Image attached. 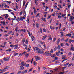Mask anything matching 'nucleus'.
<instances>
[{
    "instance_id": "5",
    "label": "nucleus",
    "mask_w": 74,
    "mask_h": 74,
    "mask_svg": "<svg viewBox=\"0 0 74 74\" xmlns=\"http://www.w3.org/2000/svg\"><path fill=\"white\" fill-rule=\"evenodd\" d=\"M36 60V61H37L38 60H40L41 59V58L40 57H39V56H36V58H35Z\"/></svg>"
},
{
    "instance_id": "31",
    "label": "nucleus",
    "mask_w": 74,
    "mask_h": 74,
    "mask_svg": "<svg viewBox=\"0 0 74 74\" xmlns=\"http://www.w3.org/2000/svg\"><path fill=\"white\" fill-rule=\"evenodd\" d=\"M27 5H28V4H26L25 7V8H24V10H26V7H27Z\"/></svg>"
},
{
    "instance_id": "43",
    "label": "nucleus",
    "mask_w": 74,
    "mask_h": 74,
    "mask_svg": "<svg viewBox=\"0 0 74 74\" xmlns=\"http://www.w3.org/2000/svg\"><path fill=\"white\" fill-rule=\"evenodd\" d=\"M68 40H69V38L66 39L64 40V41H65V42H67Z\"/></svg>"
},
{
    "instance_id": "42",
    "label": "nucleus",
    "mask_w": 74,
    "mask_h": 74,
    "mask_svg": "<svg viewBox=\"0 0 74 74\" xmlns=\"http://www.w3.org/2000/svg\"><path fill=\"white\" fill-rule=\"evenodd\" d=\"M25 64V63H24V62L23 61L20 64L21 65H22V64Z\"/></svg>"
},
{
    "instance_id": "40",
    "label": "nucleus",
    "mask_w": 74,
    "mask_h": 74,
    "mask_svg": "<svg viewBox=\"0 0 74 74\" xmlns=\"http://www.w3.org/2000/svg\"><path fill=\"white\" fill-rule=\"evenodd\" d=\"M39 42L40 44H43V45H44V42H43L42 41H40Z\"/></svg>"
},
{
    "instance_id": "32",
    "label": "nucleus",
    "mask_w": 74,
    "mask_h": 74,
    "mask_svg": "<svg viewBox=\"0 0 74 74\" xmlns=\"http://www.w3.org/2000/svg\"><path fill=\"white\" fill-rule=\"evenodd\" d=\"M69 63H68L64 64V66H67V65H69Z\"/></svg>"
},
{
    "instance_id": "17",
    "label": "nucleus",
    "mask_w": 74,
    "mask_h": 74,
    "mask_svg": "<svg viewBox=\"0 0 74 74\" xmlns=\"http://www.w3.org/2000/svg\"><path fill=\"white\" fill-rule=\"evenodd\" d=\"M27 32L29 36L30 37H31L32 35H31V34H30V32L29 30H27Z\"/></svg>"
},
{
    "instance_id": "47",
    "label": "nucleus",
    "mask_w": 74,
    "mask_h": 74,
    "mask_svg": "<svg viewBox=\"0 0 74 74\" xmlns=\"http://www.w3.org/2000/svg\"><path fill=\"white\" fill-rule=\"evenodd\" d=\"M43 21H44V22H46V18H44L42 19Z\"/></svg>"
},
{
    "instance_id": "63",
    "label": "nucleus",
    "mask_w": 74,
    "mask_h": 74,
    "mask_svg": "<svg viewBox=\"0 0 74 74\" xmlns=\"http://www.w3.org/2000/svg\"><path fill=\"white\" fill-rule=\"evenodd\" d=\"M20 18L19 17H18L16 19V20L17 21H18V20H19V19H20Z\"/></svg>"
},
{
    "instance_id": "33",
    "label": "nucleus",
    "mask_w": 74,
    "mask_h": 74,
    "mask_svg": "<svg viewBox=\"0 0 74 74\" xmlns=\"http://www.w3.org/2000/svg\"><path fill=\"white\" fill-rule=\"evenodd\" d=\"M51 15H50V16H48V18H47V19H49L51 18Z\"/></svg>"
},
{
    "instance_id": "45",
    "label": "nucleus",
    "mask_w": 74,
    "mask_h": 74,
    "mask_svg": "<svg viewBox=\"0 0 74 74\" xmlns=\"http://www.w3.org/2000/svg\"><path fill=\"white\" fill-rule=\"evenodd\" d=\"M65 58H66V57L64 56L62 57V59H65Z\"/></svg>"
},
{
    "instance_id": "24",
    "label": "nucleus",
    "mask_w": 74,
    "mask_h": 74,
    "mask_svg": "<svg viewBox=\"0 0 74 74\" xmlns=\"http://www.w3.org/2000/svg\"><path fill=\"white\" fill-rule=\"evenodd\" d=\"M23 71H24V74H25V73H27V72L28 71V70H26Z\"/></svg>"
},
{
    "instance_id": "19",
    "label": "nucleus",
    "mask_w": 74,
    "mask_h": 74,
    "mask_svg": "<svg viewBox=\"0 0 74 74\" xmlns=\"http://www.w3.org/2000/svg\"><path fill=\"white\" fill-rule=\"evenodd\" d=\"M58 16H58V18L59 19H61V18H62V16H60V15L58 14Z\"/></svg>"
},
{
    "instance_id": "23",
    "label": "nucleus",
    "mask_w": 74,
    "mask_h": 74,
    "mask_svg": "<svg viewBox=\"0 0 74 74\" xmlns=\"http://www.w3.org/2000/svg\"><path fill=\"white\" fill-rule=\"evenodd\" d=\"M26 54L25 55V57H26V58H28L29 54H27V53H26Z\"/></svg>"
},
{
    "instance_id": "11",
    "label": "nucleus",
    "mask_w": 74,
    "mask_h": 74,
    "mask_svg": "<svg viewBox=\"0 0 74 74\" xmlns=\"http://www.w3.org/2000/svg\"><path fill=\"white\" fill-rule=\"evenodd\" d=\"M57 48L58 49H60L61 48V47H60V45H58V46H57Z\"/></svg>"
},
{
    "instance_id": "25",
    "label": "nucleus",
    "mask_w": 74,
    "mask_h": 74,
    "mask_svg": "<svg viewBox=\"0 0 74 74\" xmlns=\"http://www.w3.org/2000/svg\"><path fill=\"white\" fill-rule=\"evenodd\" d=\"M5 5H6V3H3L1 5V7H4Z\"/></svg>"
},
{
    "instance_id": "61",
    "label": "nucleus",
    "mask_w": 74,
    "mask_h": 74,
    "mask_svg": "<svg viewBox=\"0 0 74 74\" xmlns=\"http://www.w3.org/2000/svg\"><path fill=\"white\" fill-rule=\"evenodd\" d=\"M43 70H46V69H47V68L45 67H43Z\"/></svg>"
},
{
    "instance_id": "41",
    "label": "nucleus",
    "mask_w": 74,
    "mask_h": 74,
    "mask_svg": "<svg viewBox=\"0 0 74 74\" xmlns=\"http://www.w3.org/2000/svg\"><path fill=\"white\" fill-rule=\"evenodd\" d=\"M8 17V14H6V16H5V18H6V19H7V17Z\"/></svg>"
},
{
    "instance_id": "54",
    "label": "nucleus",
    "mask_w": 74,
    "mask_h": 74,
    "mask_svg": "<svg viewBox=\"0 0 74 74\" xmlns=\"http://www.w3.org/2000/svg\"><path fill=\"white\" fill-rule=\"evenodd\" d=\"M28 51H27V52H29V51H30V49L29 48H28Z\"/></svg>"
},
{
    "instance_id": "3",
    "label": "nucleus",
    "mask_w": 74,
    "mask_h": 74,
    "mask_svg": "<svg viewBox=\"0 0 74 74\" xmlns=\"http://www.w3.org/2000/svg\"><path fill=\"white\" fill-rule=\"evenodd\" d=\"M3 60H4V61H8V60H9V58L8 57H4L3 59Z\"/></svg>"
},
{
    "instance_id": "50",
    "label": "nucleus",
    "mask_w": 74,
    "mask_h": 74,
    "mask_svg": "<svg viewBox=\"0 0 74 74\" xmlns=\"http://www.w3.org/2000/svg\"><path fill=\"white\" fill-rule=\"evenodd\" d=\"M34 14H36L37 13V12H36V10H34Z\"/></svg>"
},
{
    "instance_id": "49",
    "label": "nucleus",
    "mask_w": 74,
    "mask_h": 74,
    "mask_svg": "<svg viewBox=\"0 0 74 74\" xmlns=\"http://www.w3.org/2000/svg\"><path fill=\"white\" fill-rule=\"evenodd\" d=\"M54 59H55V60H58V57H56L55 58H54Z\"/></svg>"
},
{
    "instance_id": "48",
    "label": "nucleus",
    "mask_w": 74,
    "mask_h": 74,
    "mask_svg": "<svg viewBox=\"0 0 74 74\" xmlns=\"http://www.w3.org/2000/svg\"><path fill=\"white\" fill-rule=\"evenodd\" d=\"M73 64V63H71L70 64H69L68 65V67H70Z\"/></svg>"
},
{
    "instance_id": "51",
    "label": "nucleus",
    "mask_w": 74,
    "mask_h": 74,
    "mask_svg": "<svg viewBox=\"0 0 74 74\" xmlns=\"http://www.w3.org/2000/svg\"><path fill=\"white\" fill-rule=\"evenodd\" d=\"M58 6L60 7H59L60 8H62V6H61V5H59Z\"/></svg>"
},
{
    "instance_id": "44",
    "label": "nucleus",
    "mask_w": 74,
    "mask_h": 74,
    "mask_svg": "<svg viewBox=\"0 0 74 74\" xmlns=\"http://www.w3.org/2000/svg\"><path fill=\"white\" fill-rule=\"evenodd\" d=\"M64 73V71L62 72H61L60 73H59V74H63Z\"/></svg>"
},
{
    "instance_id": "8",
    "label": "nucleus",
    "mask_w": 74,
    "mask_h": 74,
    "mask_svg": "<svg viewBox=\"0 0 74 74\" xmlns=\"http://www.w3.org/2000/svg\"><path fill=\"white\" fill-rule=\"evenodd\" d=\"M48 37H49L48 40L52 41V38H51V35H49L48 36Z\"/></svg>"
},
{
    "instance_id": "62",
    "label": "nucleus",
    "mask_w": 74,
    "mask_h": 74,
    "mask_svg": "<svg viewBox=\"0 0 74 74\" xmlns=\"http://www.w3.org/2000/svg\"><path fill=\"white\" fill-rule=\"evenodd\" d=\"M22 11H21L20 12V15H22Z\"/></svg>"
},
{
    "instance_id": "29",
    "label": "nucleus",
    "mask_w": 74,
    "mask_h": 74,
    "mask_svg": "<svg viewBox=\"0 0 74 74\" xmlns=\"http://www.w3.org/2000/svg\"><path fill=\"white\" fill-rule=\"evenodd\" d=\"M51 58H55V57H56V55L53 54L52 56H51Z\"/></svg>"
},
{
    "instance_id": "30",
    "label": "nucleus",
    "mask_w": 74,
    "mask_h": 74,
    "mask_svg": "<svg viewBox=\"0 0 74 74\" xmlns=\"http://www.w3.org/2000/svg\"><path fill=\"white\" fill-rule=\"evenodd\" d=\"M25 67H29V64H25Z\"/></svg>"
},
{
    "instance_id": "52",
    "label": "nucleus",
    "mask_w": 74,
    "mask_h": 74,
    "mask_svg": "<svg viewBox=\"0 0 74 74\" xmlns=\"http://www.w3.org/2000/svg\"><path fill=\"white\" fill-rule=\"evenodd\" d=\"M57 49V47H55L54 49V51H56Z\"/></svg>"
},
{
    "instance_id": "60",
    "label": "nucleus",
    "mask_w": 74,
    "mask_h": 74,
    "mask_svg": "<svg viewBox=\"0 0 74 74\" xmlns=\"http://www.w3.org/2000/svg\"><path fill=\"white\" fill-rule=\"evenodd\" d=\"M61 51H62V52H63L64 51V50H63V48H61Z\"/></svg>"
},
{
    "instance_id": "26",
    "label": "nucleus",
    "mask_w": 74,
    "mask_h": 74,
    "mask_svg": "<svg viewBox=\"0 0 74 74\" xmlns=\"http://www.w3.org/2000/svg\"><path fill=\"white\" fill-rule=\"evenodd\" d=\"M33 68H32L31 69H30L29 70V71H28V73H30V71H32V70H33Z\"/></svg>"
},
{
    "instance_id": "34",
    "label": "nucleus",
    "mask_w": 74,
    "mask_h": 74,
    "mask_svg": "<svg viewBox=\"0 0 74 74\" xmlns=\"http://www.w3.org/2000/svg\"><path fill=\"white\" fill-rule=\"evenodd\" d=\"M39 30L40 33H42V29H41V28H40Z\"/></svg>"
},
{
    "instance_id": "55",
    "label": "nucleus",
    "mask_w": 74,
    "mask_h": 74,
    "mask_svg": "<svg viewBox=\"0 0 74 74\" xmlns=\"http://www.w3.org/2000/svg\"><path fill=\"white\" fill-rule=\"evenodd\" d=\"M26 44H29V42H28V41L27 40H26Z\"/></svg>"
},
{
    "instance_id": "10",
    "label": "nucleus",
    "mask_w": 74,
    "mask_h": 74,
    "mask_svg": "<svg viewBox=\"0 0 74 74\" xmlns=\"http://www.w3.org/2000/svg\"><path fill=\"white\" fill-rule=\"evenodd\" d=\"M47 35H45L43 37V38H42V40H44L47 38Z\"/></svg>"
},
{
    "instance_id": "2",
    "label": "nucleus",
    "mask_w": 74,
    "mask_h": 74,
    "mask_svg": "<svg viewBox=\"0 0 74 74\" xmlns=\"http://www.w3.org/2000/svg\"><path fill=\"white\" fill-rule=\"evenodd\" d=\"M26 64V63H24L22 64L20 66V68L19 69V70H23L25 69V68L23 67V66H25V65Z\"/></svg>"
},
{
    "instance_id": "15",
    "label": "nucleus",
    "mask_w": 74,
    "mask_h": 74,
    "mask_svg": "<svg viewBox=\"0 0 74 74\" xmlns=\"http://www.w3.org/2000/svg\"><path fill=\"white\" fill-rule=\"evenodd\" d=\"M39 24H38V23H36V26L37 27L38 29V28L39 27Z\"/></svg>"
},
{
    "instance_id": "38",
    "label": "nucleus",
    "mask_w": 74,
    "mask_h": 74,
    "mask_svg": "<svg viewBox=\"0 0 74 74\" xmlns=\"http://www.w3.org/2000/svg\"><path fill=\"white\" fill-rule=\"evenodd\" d=\"M28 23H29V17H28L27 19Z\"/></svg>"
},
{
    "instance_id": "1",
    "label": "nucleus",
    "mask_w": 74,
    "mask_h": 74,
    "mask_svg": "<svg viewBox=\"0 0 74 74\" xmlns=\"http://www.w3.org/2000/svg\"><path fill=\"white\" fill-rule=\"evenodd\" d=\"M35 49H36L37 52H38V53H40V54H42V53L43 52V51H42V50H40V49H39V48L36 47H35Z\"/></svg>"
},
{
    "instance_id": "58",
    "label": "nucleus",
    "mask_w": 74,
    "mask_h": 74,
    "mask_svg": "<svg viewBox=\"0 0 74 74\" xmlns=\"http://www.w3.org/2000/svg\"><path fill=\"white\" fill-rule=\"evenodd\" d=\"M24 15H26V11L25 10L24 12Z\"/></svg>"
},
{
    "instance_id": "7",
    "label": "nucleus",
    "mask_w": 74,
    "mask_h": 74,
    "mask_svg": "<svg viewBox=\"0 0 74 74\" xmlns=\"http://www.w3.org/2000/svg\"><path fill=\"white\" fill-rule=\"evenodd\" d=\"M23 19H25V17H24V16L21 17L20 18V21H23Z\"/></svg>"
},
{
    "instance_id": "13",
    "label": "nucleus",
    "mask_w": 74,
    "mask_h": 74,
    "mask_svg": "<svg viewBox=\"0 0 74 74\" xmlns=\"http://www.w3.org/2000/svg\"><path fill=\"white\" fill-rule=\"evenodd\" d=\"M60 38L58 39V40L57 41V45L59 44V42H60Z\"/></svg>"
},
{
    "instance_id": "57",
    "label": "nucleus",
    "mask_w": 74,
    "mask_h": 74,
    "mask_svg": "<svg viewBox=\"0 0 74 74\" xmlns=\"http://www.w3.org/2000/svg\"><path fill=\"white\" fill-rule=\"evenodd\" d=\"M61 47H63V46L64 45V44H63V43L61 44Z\"/></svg>"
},
{
    "instance_id": "37",
    "label": "nucleus",
    "mask_w": 74,
    "mask_h": 74,
    "mask_svg": "<svg viewBox=\"0 0 74 74\" xmlns=\"http://www.w3.org/2000/svg\"><path fill=\"white\" fill-rule=\"evenodd\" d=\"M10 47H15V45H13L12 44L10 46Z\"/></svg>"
},
{
    "instance_id": "56",
    "label": "nucleus",
    "mask_w": 74,
    "mask_h": 74,
    "mask_svg": "<svg viewBox=\"0 0 74 74\" xmlns=\"http://www.w3.org/2000/svg\"><path fill=\"white\" fill-rule=\"evenodd\" d=\"M56 37L54 38L53 39V41H56Z\"/></svg>"
},
{
    "instance_id": "27",
    "label": "nucleus",
    "mask_w": 74,
    "mask_h": 74,
    "mask_svg": "<svg viewBox=\"0 0 74 74\" xmlns=\"http://www.w3.org/2000/svg\"><path fill=\"white\" fill-rule=\"evenodd\" d=\"M31 61V60H27L26 61V62L27 63H30Z\"/></svg>"
},
{
    "instance_id": "22",
    "label": "nucleus",
    "mask_w": 74,
    "mask_h": 74,
    "mask_svg": "<svg viewBox=\"0 0 74 74\" xmlns=\"http://www.w3.org/2000/svg\"><path fill=\"white\" fill-rule=\"evenodd\" d=\"M26 41V40L25 39H23V40H22V42H23V44H24V42Z\"/></svg>"
},
{
    "instance_id": "28",
    "label": "nucleus",
    "mask_w": 74,
    "mask_h": 74,
    "mask_svg": "<svg viewBox=\"0 0 74 74\" xmlns=\"http://www.w3.org/2000/svg\"><path fill=\"white\" fill-rule=\"evenodd\" d=\"M18 54H19V53H14V56H16V55H18Z\"/></svg>"
},
{
    "instance_id": "20",
    "label": "nucleus",
    "mask_w": 74,
    "mask_h": 74,
    "mask_svg": "<svg viewBox=\"0 0 74 74\" xmlns=\"http://www.w3.org/2000/svg\"><path fill=\"white\" fill-rule=\"evenodd\" d=\"M33 63H34V66H36L37 64V62H36V61H34Z\"/></svg>"
},
{
    "instance_id": "53",
    "label": "nucleus",
    "mask_w": 74,
    "mask_h": 74,
    "mask_svg": "<svg viewBox=\"0 0 74 74\" xmlns=\"http://www.w3.org/2000/svg\"><path fill=\"white\" fill-rule=\"evenodd\" d=\"M12 33V31H10L8 33V34H10Z\"/></svg>"
},
{
    "instance_id": "35",
    "label": "nucleus",
    "mask_w": 74,
    "mask_h": 74,
    "mask_svg": "<svg viewBox=\"0 0 74 74\" xmlns=\"http://www.w3.org/2000/svg\"><path fill=\"white\" fill-rule=\"evenodd\" d=\"M0 47L1 48H5V46L4 45H1Z\"/></svg>"
},
{
    "instance_id": "21",
    "label": "nucleus",
    "mask_w": 74,
    "mask_h": 74,
    "mask_svg": "<svg viewBox=\"0 0 74 74\" xmlns=\"http://www.w3.org/2000/svg\"><path fill=\"white\" fill-rule=\"evenodd\" d=\"M18 26H17L16 28V29H15V30L16 31V32H18Z\"/></svg>"
},
{
    "instance_id": "59",
    "label": "nucleus",
    "mask_w": 74,
    "mask_h": 74,
    "mask_svg": "<svg viewBox=\"0 0 74 74\" xmlns=\"http://www.w3.org/2000/svg\"><path fill=\"white\" fill-rule=\"evenodd\" d=\"M73 48H74V47H71V49H70V50H71V51H73Z\"/></svg>"
},
{
    "instance_id": "6",
    "label": "nucleus",
    "mask_w": 74,
    "mask_h": 74,
    "mask_svg": "<svg viewBox=\"0 0 74 74\" xmlns=\"http://www.w3.org/2000/svg\"><path fill=\"white\" fill-rule=\"evenodd\" d=\"M70 18V21L71 22H72V21H73V20L74 19V17H73V16H71Z\"/></svg>"
},
{
    "instance_id": "46",
    "label": "nucleus",
    "mask_w": 74,
    "mask_h": 74,
    "mask_svg": "<svg viewBox=\"0 0 74 74\" xmlns=\"http://www.w3.org/2000/svg\"><path fill=\"white\" fill-rule=\"evenodd\" d=\"M8 11L9 12H11V11H12V10H11V9L8 10Z\"/></svg>"
},
{
    "instance_id": "36",
    "label": "nucleus",
    "mask_w": 74,
    "mask_h": 74,
    "mask_svg": "<svg viewBox=\"0 0 74 74\" xmlns=\"http://www.w3.org/2000/svg\"><path fill=\"white\" fill-rule=\"evenodd\" d=\"M26 51H24L23 53H22V54H23L24 55H25V53H26Z\"/></svg>"
},
{
    "instance_id": "16",
    "label": "nucleus",
    "mask_w": 74,
    "mask_h": 74,
    "mask_svg": "<svg viewBox=\"0 0 74 74\" xmlns=\"http://www.w3.org/2000/svg\"><path fill=\"white\" fill-rule=\"evenodd\" d=\"M27 32L29 36L30 37H31L32 35H31V34H30V32L29 30H27Z\"/></svg>"
},
{
    "instance_id": "14",
    "label": "nucleus",
    "mask_w": 74,
    "mask_h": 74,
    "mask_svg": "<svg viewBox=\"0 0 74 74\" xmlns=\"http://www.w3.org/2000/svg\"><path fill=\"white\" fill-rule=\"evenodd\" d=\"M60 53V51L56 52V55H57V56H59V55H59V53Z\"/></svg>"
},
{
    "instance_id": "12",
    "label": "nucleus",
    "mask_w": 74,
    "mask_h": 74,
    "mask_svg": "<svg viewBox=\"0 0 74 74\" xmlns=\"http://www.w3.org/2000/svg\"><path fill=\"white\" fill-rule=\"evenodd\" d=\"M66 36H68L69 37H71V35L70 34H66Z\"/></svg>"
},
{
    "instance_id": "64",
    "label": "nucleus",
    "mask_w": 74,
    "mask_h": 74,
    "mask_svg": "<svg viewBox=\"0 0 74 74\" xmlns=\"http://www.w3.org/2000/svg\"><path fill=\"white\" fill-rule=\"evenodd\" d=\"M71 55V52H70L68 53V55Z\"/></svg>"
},
{
    "instance_id": "4",
    "label": "nucleus",
    "mask_w": 74,
    "mask_h": 74,
    "mask_svg": "<svg viewBox=\"0 0 74 74\" xmlns=\"http://www.w3.org/2000/svg\"><path fill=\"white\" fill-rule=\"evenodd\" d=\"M44 53H45L46 55V56H49V51H47L45 52H44Z\"/></svg>"
},
{
    "instance_id": "18",
    "label": "nucleus",
    "mask_w": 74,
    "mask_h": 74,
    "mask_svg": "<svg viewBox=\"0 0 74 74\" xmlns=\"http://www.w3.org/2000/svg\"><path fill=\"white\" fill-rule=\"evenodd\" d=\"M6 52H8H8H11V49H8L6 50Z\"/></svg>"
},
{
    "instance_id": "39",
    "label": "nucleus",
    "mask_w": 74,
    "mask_h": 74,
    "mask_svg": "<svg viewBox=\"0 0 74 74\" xmlns=\"http://www.w3.org/2000/svg\"><path fill=\"white\" fill-rule=\"evenodd\" d=\"M53 49H51L50 51V52L51 53H53Z\"/></svg>"
},
{
    "instance_id": "9",
    "label": "nucleus",
    "mask_w": 74,
    "mask_h": 74,
    "mask_svg": "<svg viewBox=\"0 0 74 74\" xmlns=\"http://www.w3.org/2000/svg\"><path fill=\"white\" fill-rule=\"evenodd\" d=\"M8 69V68L7 67L5 68L4 69H2L3 71H2V73H4V72H5V71H6L5 70H6V69Z\"/></svg>"
}]
</instances>
